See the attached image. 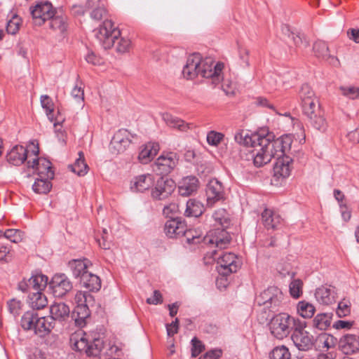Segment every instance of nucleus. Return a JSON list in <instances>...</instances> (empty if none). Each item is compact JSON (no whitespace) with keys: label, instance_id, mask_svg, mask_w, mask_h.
<instances>
[{"label":"nucleus","instance_id":"obj_52","mask_svg":"<svg viewBox=\"0 0 359 359\" xmlns=\"http://www.w3.org/2000/svg\"><path fill=\"white\" fill-rule=\"evenodd\" d=\"M224 135L222 133L211 130L207 134L208 143L214 147H217L224 139Z\"/></svg>","mask_w":359,"mask_h":359},{"label":"nucleus","instance_id":"obj_15","mask_svg":"<svg viewBox=\"0 0 359 359\" xmlns=\"http://www.w3.org/2000/svg\"><path fill=\"white\" fill-rule=\"evenodd\" d=\"M231 238L228 231L224 229H215L210 231L204 237V243L215 246L220 250L227 248Z\"/></svg>","mask_w":359,"mask_h":359},{"label":"nucleus","instance_id":"obj_31","mask_svg":"<svg viewBox=\"0 0 359 359\" xmlns=\"http://www.w3.org/2000/svg\"><path fill=\"white\" fill-rule=\"evenodd\" d=\"M161 116L162 119L168 127L177 129L180 132H186L191 128V124L186 123L182 119L174 116L169 113H163Z\"/></svg>","mask_w":359,"mask_h":359},{"label":"nucleus","instance_id":"obj_58","mask_svg":"<svg viewBox=\"0 0 359 359\" xmlns=\"http://www.w3.org/2000/svg\"><path fill=\"white\" fill-rule=\"evenodd\" d=\"M179 211V205L177 203H171L163 208V214L166 217L175 218L176 217H173V215Z\"/></svg>","mask_w":359,"mask_h":359},{"label":"nucleus","instance_id":"obj_12","mask_svg":"<svg viewBox=\"0 0 359 359\" xmlns=\"http://www.w3.org/2000/svg\"><path fill=\"white\" fill-rule=\"evenodd\" d=\"M303 113L306 116L308 123L311 128L320 133L326 131L328 124L325 118L324 111L320 104L315 107L308 108L303 111Z\"/></svg>","mask_w":359,"mask_h":359},{"label":"nucleus","instance_id":"obj_55","mask_svg":"<svg viewBox=\"0 0 359 359\" xmlns=\"http://www.w3.org/2000/svg\"><path fill=\"white\" fill-rule=\"evenodd\" d=\"M294 45L301 49H305L309 46V41L304 37V34L301 33H295L292 34V38L291 39Z\"/></svg>","mask_w":359,"mask_h":359},{"label":"nucleus","instance_id":"obj_20","mask_svg":"<svg viewBox=\"0 0 359 359\" xmlns=\"http://www.w3.org/2000/svg\"><path fill=\"white\" fill-rule=\"evenodd\" d=\"M29 167L36 170L40 177L53 178L54 172L52 170L51 163L43 158H34L32 161H28Z\"/></svg>","mask_w":359,"mask_h":359},{"label":"nucleus","instance_id":"obj_45","mask_svg":"<svg viewBox=\"0 0 359 359\" xmlns=\"http://www.w3.org/2000/svg\"><path fill=\"white\" fill-rule=\"evenodd\" d=\"M40 102L42 108L45 110L46 116L50 122L54 121V117L53 115V111L54 110V104L52 101V99L46 95H43L41 96Z\"/></svg>","mask_w":359,"mask_h":359},{"label":"nucleus","instance_id":"obj_34","mask_svg":"<svg viewBox=\"0 0 359 359\" xmlns=\"http://www.w3.org/2000/svg\"><path fill=\"white\" fill-rule=\"evenodd\" d=\"M49 20L50 27L65 37L67 29V17L62 16L58 11H55L54 15Z\"/></svg>","mask_w":359,"mask_h":359},{"label":"nucleus","instance_id":"obj_54","mask_svg":"<svg viewBox=\"0 0 359 359\" xmlns=\"http://www.w3.org/2000/svg\"><path fill=\"white\" fill-rule=\"evenodd\" d=\"M350 302L348 301L343 300L338 304V307L336 311L337 315L339 318L347 316L351 312Z\"/></svg>","mask_w":359,"mask_h":359},{"label":"nucleus","instance_id":"obj_14","mask_svg":"<svg viewBox=\"0 0 359 359\" xmlns=\"http://www.w3.org/2000/svg\"><path fill=\"white\" fill-rule=\"evenodd\" d=\"M217 259L219 264V273L223 276L236 273L241 268V262L233 253L223 252Z\"/></svg>","mask_w":359,"mask_h":359},{"label":"nucleus","instance_id":"obj_51","mask_svg":"<svg viewBox=\"0 0 359 359\" xmlns=\"http://www.w3.org/2000/svg\"><path fill=\"white\" fill-rule=\"evenodd\" d=\"M302 281L299 279L292 280L289 286L291 296L295 299L299 298L302 294Z\"/></svg>","mask_w":359,"mask_h":359},{"label":"nucleus","instance_id":"obj_5","mask_svg":"<svg viewBox=\"0 0 359 359\" xmlns=\"http://www.w3.org/2000/svg\"><path fill=\"white\" fill-rule=\"evenodd\" d=\"M299 319L287 313H280L270 320L269 326L271 334L278 339H283L292 332Z\"/></svg>","mask_w":359,"mask_h":359},{"label":"nucleus","instance_id":"obj_23","mask_svg":"<svg viewBox=\"0 0 359 359\" xmlns=\"http://www.w3.org/2000/svg\"><path fill=\"white\" fill-rule=\"evenodd\" d=\"M316 299L320 304L330 305L335 302V287L330 286H321L316 289L315 292Z\"/></svg>","mask_w":359,"mask_h":359},{"label":"nucleus","instance_id":"obj_35","mask_svg":"<svg viewBox=\"0 0 359 359\" xmlns=\"http://www.w3.org/2000/svg\"><path fill=\"white\" fill-rule=\"evenodd\" d=\"M90 316L88 305L76 306L72 313V318L76 326L82 327L86 325V319Z\"/></svg>","mask_w":359,"mask_h":359},{"label":"nucleus","instance_id":"obj_3","mask_svg":"<svg viewBox=\"0 0 359 359\" xmlns=\"http://www.w3.org/2000/svg\"><path fill=\"white\" fill-rule=\"evenodd\" d=\"M95 36L104 49H109L116 45V50L120 53L128 52L131 41L128 38L121 37L120 30L115 27L110 20H104L98 29L94 30Z\"/></svg>","mask_w":359,"mask_h":359},{"label":"nucleus","instance_id":"obj_4","mask_svg":"<svg viewBox=\"0 0 359 359\" xmlns=\"http://www.w3.org/2000/svg\"><path fill=\"white\" fill-rule=\"evenodd\" d=\"M48 283V277L43 274L32 276L27 280H23L18 284V289L24 292H29L27 302L35 310L43 309L48 304V300L41 292Z\"/></svg>","mask_w":359,"mask_h":359},{"label":"nucleus","instance_id":"obj_19","mask_svg":"<svg viewBox=\"0 0 359 359\" xmlns=\"http://www.w3.org/2000/svg\"><path fill=\"white\" fill-rule=\"evenodd\" d=\"M199 187L198 179L194 175L183 177L177 185L179 194L182 196H189L196 193Z\"/></svg>","mask_w":359,"mask_h":359},{"label":"nucleus","instance_id":"obj_53","mask_svg":"<svg viewBox=\"0 0 359 359\" xmlns=\"http://www.w3.org/2000/svg\"><path fill=\"white\" fill-rule=\"evenodd\" d=\"M93 299V296L88 292L79 291L75 295L76 306L88 305Z\"/></svg>","mask_w":359,"mask_h":359},{"label":"nucleus","instance_id":"obj_56","mask_svg":"<svg viewBox=\"0 0 359 359\" xmlns=\"http://www.w3.org/2000/svg\"><path fill=\"white\" fill-rule=\"evenodd\" d=\"M340 90L342 94L350 98V99H357L359 98V88H356L354 86L349 87H341Z\"/></svg>","mask_w":359,"mask_h":359},{"label":"nucleus","instance_id":"obj_29","mask_svg":"<svg viewBox=\"0 0 359 359\" xmlns=\"http://www.w3.org/2000/svg\"><path fill=\"white\" fill-rule=\"evenodd\" d=\"M89 260L87 259H72L69 261V268L73 276L79 280L83 277V273L88 272L87 268Z\"/></svg>","mask_w":359,"mask_h":359},{"label":"nucleus","instance_id":"obj_26","mask_svg":"<svg viewBox=\"0 0 359 359\" xmlns=\"http://www.w3.org/2000/svg\"><path fill=\"white\" fill-rule=\"evenodd\" d=\"M27 158V150L22 146L16 145L7 154L8 163L13 165L22 164Z\"/></svg>","mask_w":359,"mask_h":359},{"label":"nucleus","instance_id":"obj_18","mask_svg":"<svg viewBox=\"0 0 359 359\" xmlns=\"http://www.w3.org/2000/svg\"><path fill=\"white\" fill-rule=\"evenodd\" d=\"M339 349L345 355H351L359 351V336L347 334L341 337L338 343Z\"/></svg>","mask_w":359,"mask_h":359},{"label":"nucleus","instance_id":"obj_57","mask_svg":"<svg viewBox=\"0 0 359 359\" xmlns=\"http://www.w3.org/2000/svg\"><path fill=\"white\" fill-rule=\"evenodd\" d=\"M226 212L224 209L221 208L217 210H216L212 214V218L215 219V222H217L219 224H220L222 226H224L225 224H226L227 222V217H226Z\"/></svg>","mask_w":359,"mask_h":359},{"label":"nucleus","instance_id":"obj_48","mask_svg":"<svg viewBox=\"0 0 359 359\" xmlns=\"http://www.w3.org/2000/svg\"><path fill=\"white\" fill-rule=\"evenodd\" d=\"M4 237L13 243H18L22 240V232L18 229H9L3 232L0 230V238Z\"/></svg>","mask_w":359,"mask_h":359},{"label":"nucleus","instance_id":"obj_60","mask_svg":"<svg viewBox=\"0 0 359 359\" xmlns=\"http://www.w3.org/2000/svg\"><path fill=\"white\" fill-rule=\"evenodd\" d=\"M66 276L65 273L55 274L53 278L50 282L49 283V287H53L55 286H57L62 284H67V281L66 280Z\"/></svg>","mask_w":359,"mask_h":359},{"label":"nucleus","instance_id":"obj_22","mask_svg":"<svg viewBox=\"0 0 359 359\" xmlns=\"http://www.w3.org/2000/svg\"><path fill=\"white\" fill-rule=\"evenodd\" d=\"M299 96L301 100L303 111L308 108L315 107L320 104L318 99L314 95L313 91L306 83L302 86L299 93Z\"/></svg>","mask_w":359,"mask_h":359},{"label":"nucleus","instance_id":"obj_50","mask_svg":"<svg viewBox=\"0 0 359 359\" xmlns=\"http://www.w3.org/2000/svg\"><path fill=\"white\" fill-rule=\"evenodd\" d=\"M70 341H74L72 345V349L79 352H85L86 353V349L88 348L89 343L83 337H81L79 339H77L76 337H71Z\"/></svg>","mask_w":359,"mask_h":359},{"label":"nucleus","instance_id":"obj_62","mask_svg":"<svg viewBox=\"0 0 359 359\" xmlns=\"http://www.w3.org/2000/svg\"><path fill=\"white\" fill-rule=\"evenodd\" d=\"M163 302V297L158 290H154L153 296L147 298V303L149 304L157 305Z\"/></svg>","mask_w":359,"mask_h":359},{"label":"nucleus","instance_id":"obj_42","mask_svg":"<svg viewBox=\"0 0 359 359\" xmlns=\"http://www.w3.org/2000/svg\"><path fill=\"white\" fill-rule=\"evenodd\" d=\"M331 313H319L313 319V326L320 330H325L331 323Z\"/></svg>","mask_w":359,"mask_h":359},{"label":"nucleus","instance_id":"obj_30","mask_svg":"<svg viewBox=\"0 0 359 359\" xmlns=\"http://www.w3.org/2000/svg\"><path fill=\"white\" fill-rule=\"evenodd\" d=\"M50 312L53 321H58L62 325H65L67 319V306L65 303L55 302L50 309Z\"/></svg>","mask_w":359,"mask_h":359},{"label":"nucleus","instance_id":"obj_43","mask_svg":"<svg viewBox=\"0 0 359 359\" xmlns=\"http://www.w3.org/2000/svg\"><path fill=\"white\" fill-rule=\"evenodd\" d=\"M297 312L304 318H311L314 315L315 307L307 302L302 301L297 304Z\"/></svg>","mask_w":359,"mask_h":359},{"label":"nucleus","instance_id":"obj_21","mask_svg":"<svg viewBox=\"0 0 359 359\" xmlns=\"http://www.w3.org/2000/svg\"><path fill=\"white\" fill-rule=\"evenodd\" d=\"M86 8L90 11L91 19L95 21H100L108 15V11L102 0H87Z\"/></svg>","mask_w":359,"mask_h":359},{"label":"nucleus","instance_id":"obj_16","mask_svg":"<svg viewBox=\"0 0 359 359\" xmlns=\"http://www.w3.org/2000/svg\"><path fill=\"white\" fill-rule=\"evenodd\" d=\"M207 205L213 206L216 203L224 200V188L221 182L213 178L209 181L206 186Z\"/></svg>","mask_w":359,"mask_h":359},{"label":"nucleus","instance_id":"obj_32","mask_svg":"<svg viewBox=\"0 0 359 359\" xmlns=\"http://www.w3.org/2000/svg\"><path fill=\"white\" fill-rule=\"evenodd\" d=\"M158 144L149 142L141 147L138 158L141 163H147L158 154Z\"/></svg>","mask_w":359,"mask_h":359},{"label":"nucleus","instance_id":"obj_33","mask_svg":"<svg viewBox=\"0 0 359 359\" xmlns=\"http://www.w3.org/2000/svg\"><path fill=\"white\" fill-rule=\"evenodd\" d=\"M154 182V177L151 174L140 175L135 177L133 186L131 189H135L137 191L143 192L148 190Z\"/></svg>","mask_w":359,"mask_h":359},{"label":"nucleus","instance_id":"obj_17","mask_svg":"<svg viewBox=\"0 0 359 359\" xmlns=\"http://www.w3.org/2000/svg\"><path fill=\"white\" fill-rule=\"evenodd\" d=\"M129 135L126 129H120L114 135L109 144V150L112 154H118L126 149L131 143Z\"/></svg>","mask_w":359,"mask_h":359},{"label":"nucleus","instance_id":"obj_36","mask_svg":"<svg viewBox=\"0 0 359 359\" xmlns=\"http://www.w3.org/2000/svg\"><path fill=\"white\" fill-rule=\"evenodd\" d=\"M83 86L81 81H77L71 92V105L81 109L84 106V91Z\"/></svg>","mask_w":359,"mask_h":359},{"label":"nucleus","instance_id":"obj_9","mask_svg":"<svg viewBox=\"0 0 359 359\" xmlns=\"http://www.w3.org/2000/svg\"><path fill=\"white\" fill-rule=\"evenodd\" d=\"M164 231L165 235L170 238H177L184 236L188 243H194L196 238L194 236L191 238L189 237L188 234L190 232L187 231L184 221L179 217L168 219L164 225Z\"/></svg>","mask_w":359,"mask_h":359},{"label":"nucleus","instance_id":"obj_38","mask_svg":"<svg viewBox=\"0 0 359 359\" xmlns=\"http://www.w3.org/2000/svg\"><path fill=\"white\" fill-rule=\"evenodd\" d=\"M78 155L79 157L76 158L74 164L71 165H69V168L78 176H84L88 172V166L85 162L83 152L80 151Z\"/></svg>","mask_w":359,"mask_h":359},{"label":"nucleus","instance_id":"obj_47","mask_svg":"<svg viewBox=\"0 0 359 359\" xmlns=\"http://www.w3.org/2000/svg\"><path fill=\"white\" fill-rule=\"evenodd\" d=\"M290 356L288 348L285 346L275 347L269 354L271 359H290Z\"/></svg>","mask_w":359,"mask_h":359},{"label":"nucleus","instance_id":"obj_10","mask_svg":"<svg viewBox=\"0 0 359 359\" xmlns=\"http://www.w3.org/2000/svg\"><path fill=\"white\" fill-rule=\"evenodd\" d=\"M34 23L41 26L47 20H49L56 11L49 1L37 2L35 6L29 8Z\"/></svg>","mask_w":359,"mask_h":359},{"label":"nucleus","instance_id":"obj_59","mask_svg":"<svg viewBox=\"0 0 359 359\" xmlns=\"http://www.w3.org/2000/svg\"><path fill=\"white\" fill-rule=\"evenodd\" d=\"M67 284H62L57 286L50 287L55 297L62 298L67 292Z\"/></svg>","mask_w":359,"mask_h":359},{"label":"nucleus","instance_id":"obj_37","mask_svg":"<svg viewBox=\"0 0 359 359\" xmlns=\"http://www.w3.org/2000/svg\"><path fill=\"white\" fill-rule=\"evenodd\" d=\"M204 205L196 199H189L186 205L184 215L187 217H198L204 212Z\"/></svg>","mask_w":359,"mask_h":359},{"label":"nucleus","instance_id":"obj_13","mask_svg":"<svg viewBox=\"0 0 359 359\" xmlns=\"http://www.w3.org/2000/svg\"><path fill=\"white\" fill-rule=\"evenodd\" d=\"M176 184L170 178L161 177L156 182L151 190V197L154 200L162 201L168 198L175 191Z\"/></svg>","mask_w":359,"mask_h":359},{"label":"nucleus","instance_id":"obj_61","mask_svg":"<svg viewBox=\"0 0 359 359\" xmlns=\"http://www.w3.org/2000/svg\"><path fill=\"white\" fill-rule=\"evenodd\" d=\"M20 306L21 302L19 300L15 299H13L8 302V311L13 316H17L19 314Z\"/></svg>","mask_w":359,"mask_h":359},{"label":"nucleus","instance_id":"obj_25","mask_svg":"<svg viewBox=\"0 0 359 359\" xmlns=\"http://www.w3.org/2000/svg\"><path fill=\"white\" fill-rule=\"evenodd\" d=\"M313 50L315 55L319 59L327 60L333 65L339 63L337 58L330 55L328 46L323 41H316L313 45Z\"/></svg>","mask_w":359,"mask_h":359},{"label":"nucleus","instance_id":"obj_11","mask_svg":"<svg viewBox=\"0 0 359 359\" xmlns=\"http://www.w3.org/2000/svg\"><path fill=\"white\" fill-rule=\"evenodd\" d=\"M178 158L177 154L168 152L161 154L152 164V170L158 175H167L176 167Z\"/></svg>","mask_w":359,"mask_h":359},{"label":"nucleus","instance_id":"obj_8","mask_svg":"<svg viewBox=\"0 0 359 359\" xmlns=\"http://www.w3.org/2000/svg\"><path fill=\"white\" fill-rule=\"evenodd\" d=\"M305 327L306 322L299 320L291 335L293 344L298 350L302 351L311 350L315 341L313 336L305 330Z\"/></svg>","mask_w":359,"mask_h":359},{"label":"nucleus","instance_id":"obj_40","mask_svg":"<svg viewBox=\"0 0 359 359\" xmlns=\"http://www.w3.org/2000/svg\"><path fill=\"white\" fill-rule=\"evenodd\" d=\"M52 178L40 177L36 179L32 185V190L39 194H46L48 193L52 187L50 180Z\"/></svg>","mask_w":359,"mask_h":359},{"label":"nucleus","instance_id":"obj_63","mask_svg":"<svg viewBox=\"0 0 359 359\" xmlns=\"http://www.w3.org/2000/svg\"><path fill=\"white\" fill-rule=\"evenodd\" d=\"M222 351L219 348L212 349L208 351L204 355L198 359H218L221 357Z\"/></svg>","mask_w":359,"mask_h":359},{"label":"nucleus","instance_id":"obj_41","mask_svg":"<svg viewBox=\"0 0 359 359\" xmlns=\"http://www.w3.org/2000/svg\"><path fill=\"white\" fill-rule=\"evenodd\" d=\"M37 313L34 311H27L21 318L20 325L25 330H35V324L37 322Z\"/></svg>","mask_w":359,"mask_h":359},{"label":"nucleus","instance_id":"obj_1","mask_svg":"<svg viewBox=\"0 0 359 359\" xmlns=\"http://www.w3.org/2000/svg\"><path fill=\"white\" fill-rule=\"evenodd\" d=\"M234 140L241 145L252 148L250 155L255 166L257 168L262 167L271 161L273 150L280 151L283 148H288L290 141L287 137L275 139L273 133L266 128L251 135L248 131L238 130L234 135Z\"/></svg>","mask_w":359,"mask_h":359},{"label":"nucleus","instance_id":"obj_64","mask_svg":"<svg viewBox=\"0 0 359 359\" xmlns=\"http://www.w3.org/2000/svg\"><path fill=\"white\" fill-rule=\"evenodd\" d=\"M12 259V255L11 254L10 249L6 246H1L0 248V261L8 262Z\"/></svg>","mask_w":359,"mask_h":359},{"label":"nucleus","instance_id":"obj_44","mask_svg":"<svg viewBox=\"0 0 359 359\" xmlns=\"http://www.w3.org/2000/svg\"><path fill=\"white\" fill-rule=\"evenodd\" d=\"M316 341L318 344L319 347L329 349L336 344L337 340L331 334L322 333L318 335Z\"/></svg>","mask_w":359,"mask_h":359},{"label":"nucleus","instance_id":"obj_39","mask_svg":"<svg viewBox=\"0 0 359 359\" xmlns=\"http://www.w3.org/2000/svg\"><path fill=\"white\" fill-rule=\"evenodd\" d=\"M53 126L57 139L62 145H65L67 137V126L65 124V120H60L58 117L55 118Z\"/></svg>","mask_w":359,"mask_h":359},{"label":"nucleus","instance_id":"obj_7","mask_svg":"<svg viewBox=\"0 0 359 359\" xmlns=\"http://www.w3.org/2000/svg\"><path fill=\"white\" fill-rule=\"evenodd\" d=\"M282 137H287L290 138V145L287 149H281V151H276L273 150V158H276V161L273 165V177L276 178L285 179L290 176L292 169L291 164L292 159L286 153L290 150L292 139L290 135H285Z\"/></svg>","mask_w":359,"mask_h":359},{"label":"nucleus","instance_id":"obj_2","mask_svg":"<svg viewBox=\"0 0 359 359\" xmlns=\"http://www.w3.org/2000/svg\"><path fill=\"white\" fill-rule=\"evenodd\" d=\"M223 67V63L218 62L214 65L211 58L203 59L200 53H194L187 57L186 65L182 69V74L187 79H194L198 76L211 78L212 83L216 85L222 79L221 74Z\"/></svg>","mask_w":359,"mask_h":359},{"label":"nucleus","instance_id":"obj_46","mask_svg":"<svg viewBox=\"0 0 359 359\" xmlns=\"http://www.w3.org/2000/svg\"><path fill=\"white\" fill-rule=\"evenodd\" d=\"M104 347L103 340L100 338L94 339L89 344L88 348L86 349V355L88 356H97L101 353Z\"/></svg>","mask_w":359,"mask_h":359},{"label":"nucleus","instance_id":"obj_49","mask_svg":"<svg viewBox=\"0 0 359 359\" xmlns=\"http://www.w3.org/2000/svg\"><path fill=\"white\" fill-rule=\"evenodd\" d=\"M22 20L18 15H13L12 18L8 21L6 25V31L10 34H15L21 25Z\"/></svg>","mask_w":359,"mask_h":359},{"label":"nucleus","instance_id":"obj_6","mask_svg":"<svg viewBox=\"0 0 359 359\" xmlns=\"http://www.w3.org/2000/svg\"><path fill=\"white\" fill-rule=\"evenodd\" d=\"M284 294L281 290L276 286H270L262 292L255 298V303L263 306L264 309L275 313L283 306Z\"/></svg>","mask_w":359,"mask_h":359},{"label":"nucleus","instance_id":"obj_27","mask_svg":"<svg viewBox=\"0 0 359 359\" xmlns=\"http://www.w3.org/2000/svg\"><path fill=\"white\" fill-rule=\"evenodd\" d=\"M79 283L82 287L86 288L90 292H97L101 288L100 278L97 275L89 272L83 273Z\"/></svg>","mask_w":359,"mask_h":359},{"label":"nucleus","instance_id":"obj_24","mask_svg":"<svg viewBox=\"0 0 359 359\" xmlns=\"http://www.w3.org/2000/svg\"><path fill=\"white\" fill-rule=\"evenodd\" d=\"M262 220L264 227L268 230L278 229L283 221L278 213L268 208L262 212Z\"/></svg>","mask_w":359,"mask_h":359},{"label":"nucleus","instance_id":"obj_28","mask_svg":"<svg viewBox=\"0 0 359 359\" xmlns=\"http://www.w3.org/2000/svg\"><path fill=\"white\" fill-rule=\"evenodd\" d=\"M37 322L35 324L34 333L41 337L48 334L53 328L54 321L50 316L39 317L37 315Z\"/></svg>","mask_w":359,"mask_h":359}]
</instances>
